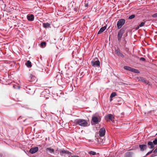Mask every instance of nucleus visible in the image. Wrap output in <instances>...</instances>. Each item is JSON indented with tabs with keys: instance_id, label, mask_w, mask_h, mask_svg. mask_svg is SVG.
<instances>
[{
	"instance_id": "19",
	"label": "nucleus",
	"mask_w": 157,
	"mask_h": 157,
	"mask_svg": "<svg viewBox=\"0 0 157 157\" xmlns=\"http://www.w3.org/2000/svg\"><path fill=\"white\" fill-rule=\"evenodd\" d=\"M117 95V94H116V92H113L111 94V95L110 96V98H111V99L110 100V101H111L112 100V98L115 96H116Z\"/></svg>"
},
{
	"instance_id": "10",
	"label": "nucleus",
	"mask_w": 157,
	"mask_h": 157,
	"mask_svg": "<svg viewBox=\"0 0 157 157\" xmlns=\"http://www.w3.org/2000/svg\"><path fill=\"white\" fill-rule=\"evenodd\" d=\"M91 63L92 66L94 67L99 66L100 64V62L99 60H97L95 61H92Z\"/></svg>"
},
{
	"instance_id": "29",
	"label": "nucleus",
	"mask_w": 157,
	"mask_h": 157,
	"mask_svg": "<svg viewBox=\"0 0 157 157\" xmlns=\"http://www.w3.org/2000/svg\"><path fill=\"white\" fill-rule=\"evenodd\" d=\"M140 60L143 61H144L145 60V59L144 57H141L140 58Z\"/></svg>"
},
{
	"instance_id": "6",
	"label": "nucleus",
	"mask_w": 157,
	"mask_h": 157,
	"mask_svg": "<svg viewBox=\"0 0 157 157\" xmlns=\"http://www.w3.org/2000/svg\"><path fill=\"white\" fill-rule=\"evenodd\" d=\"M124 33V30L122 29H121L118 32L117 34V39L118 40L120 41L122 38L123 34Z\"/></svg>"
},
{
	"instance_id": "22",
	"label": "nucleus",
	"mask_w": 157,
	"mask_h": 157,
	"mask_svg": "<svg viewBox=\"0 0 157 157\" xmlns=\"http://www.w3.org/2000/svg\"><path fill=\"white\" fill-rule=\"evenodd\" d=\"M145 23V22H141L139 25L138 27L137 28V29H138L139 27H141L144 26V24Z\"/></svg>"
},
{
	"instance_id": "9",
	"label": "nucleus",
	"mask_w": 157,
	"mask_h": 157,
	"mask_svg": "<svg viewBox=\"0 0 157 157\" xmlns=\"http://www.w3.org/2000/svg\"><path fill=\"white\" fill-rule=\"evenodd\" d=\"M38 150V147H34L31 148L29 150V152L33 154L37 152Z\"/></svg>"
},
{
	"instance_id": "15",
	"label": "nucleus",
	"mask_w": 157,
	"mask_h": 157,
	"mask_svg": "<svg viewBox=\"0 0 157 157\" xmlns=\"http://www.w3.org/2000/svg\"><path fill=\"white\" fill-rule=\"evenodd\" d=\"M106 29V27L105 26H104L103 27H101L100 29L98 31V34H99L103 32Z\"/></svg>"
},
{
	"instance_id": "24",
	"label": "nucleus",
	"mask_w": 157,
	"mask_h": 157,
	"mask_svg": "<svg viewBox=\"0 0 157 157\" xmlns=\"http://www.w3.org/2000/svg\"><path fill=\"white\" fill-rule=\"evenodd\" d=\"M135 17V16L134 15H132L129 17L128 18L131 19Z\"/></svg>"
},
{
	"instance_id": "28",
	"label": "nucleus",
	"mask_w": 157,
	"mask_h": 157,
	"mask_svg": "<svg viewBox=\"0 0 157 157\" xmlns=\"http://www.w3.org/2000/svg\"><path fill=\"white\" fill-rule=\"evenodd\" d=\"M69 157H79L78 156H75V155H72V154L71 153L70 156H69Z\"/></svg>"
},
{
	"instance_id": "8",
	"label": "nucleus",
	"mask_w": 157,
	"mask_h": 157,
	"mask_svg": "<svg viewBox=\"0 0 157 157\" xmlns=\"http://www.w3.org/2000/svg\"><path fill=\"white\" fill-rule=\"evenodd\" d=\"M27 20L30 21H32L34 19V16L33 14H29L27 16Z\"/></svg>"
},
{
	"instance_id": "5",
	"label": "nucleus",
	"mask_w": 157,
	"mask_h": 157,
	"mask_svg": "<svg viewBox=\"0 0 157 157\" xmlns=\"http://www.w3.org/2000/svg\"><path fill=\"white\" fill-rule=\"evenodd\" d=\"M125 20L123 19L119 20L117 23V26L118 29L121 28L125 22Z\"/></svg>"
},
{
	"instance_id": "7",
	"label": "nucleus",
	"mask_w": 157,
	"mask_h": 157,
	"mask_svg": "<svg viewBox=\"0 0 157 157\" xmlns=\"http://www.w3.org/2000/svg\"><path fill=\"white\" fill-rule=\"evenodd\" d=\"M105 133V128L103 127L101 128L99 131V135L100 136L103 137L104 136Z\"/></svg>"
},
{
	"instance_id": "31",
	"label": "nucleus",
	"mask_w": 157,
	"mask_h": 157,
	"mask_svg": "<svg viewBox=\"0 0 157 157\" xmlns=\"http://www.w3.org/2000/svg\"><path fill=\"white\" fill-rule=\"evenodd\" d=\"M85 5L87 7V5H88V4H87V3H86V4L85 3Z\"/></svg>"
},
{
	"instance_id": "20",
	"label": "nucleus",
	"mask_w": 157,
	"mask_h": 157,
	"mask_svg": "<svg viewBox=\"0 0 157 157\" xmlns=\"http://www.w3.org/2000/svg\"><path fill=\"white\" fill-rule=\"evenodd\" d=\"M88 153L91 155H94L96 154V152L92 151H90L88 152Z\"/></svg>"
},
{
	"instance_id": "30",
	"label": "nucleus",
	"mask_w": 157,
	"mask_h": 157,
	"mask_svg": "<svg viewBox=\"0 0 157 157\" xmlns=\"http://www.w3.org/2000/svg\"><path fill=\"white\" fill-rule=\"evenodd\" d=\"M153 152L155 153H156L157 152V147H156V148L153 151Z\"/></svg>"
},
{
	"instance_id": "16",
	"label": "nucleus",
	"mask_w": 157,
	"mask_h": 157,
	"mask_svg": "<svg viewBox=\"0 0 157 157\" xmlns=\"http://www.w3.org/2000/svg\"><path fill=\"white\" fill-rule=\"evenodd\" d=\"M25 64L28 67H31L32 66L31 63L29 60L27 61Z\"/></svg>"
},
{
	"instance_id": "3",
	"label": "nucleus",
	"mask_w": 157,
	"mask_h": 157,
	"mask_svg": "<svg viewBox=\"0 0 157 157\" xmlns=\"http://www.w3.org/2000/svg\"><path fill=\"white\" fill-rule=\"evenodd\" d=\"M124 69L127 71L134 72L135 73H139V71L137 69L132 68L128 66H124Z\"/></svg>"
},
{
	"instance_id": "14",
	"label": "nucleus",
	"mask_w": 157,
	"mask_h": 157,
	"mask_svg": "<svg viewBox=\"0 0 157 157\" xmlns=\"http://www.w3.org/2000/svg\"><path fill=\"white\" fill-rule=\"evenodd\" d=\"M43 26L44 28L46 29L51 28L50 25L48 23H43Z\"/></svg>"
},
{
	"instance_id": "25",
	"label": "nucleus",
	"mask_w": 157,
	"mask_h": 157,
	"mask_svg": "<svg viewBox=\"0 0 157 157\" xmlns=\"http://www.w3.org/2000/svg\"><path fill=\"white\" fill-rule=\"evenodd\" d=\"M152 17L154 18L157 17V13H155L153 14L152 15Z\"/></svg>"
},
{
	"instance_id": "27",
	"label": "nucleus",
	"mask_w": 157,
	"mask_h": 157,
	"mask_svg": "<svg viewBox=\"0 0 157 157\" xmlns=\"http://www.w3.org/2000/svg\"><path fill=\"white\" fill-rule=\"evenodd\" d=\"M153 151V150H152L151 151H149L146 155V156H147L148 155H149V154H151L152 151Z\"/></svg>"
},
{
	"instance_id": "11",
	"label": "nucleus",
	"mask_w": 157,
	"mask_h": 157,
	"mask_svg": "<svg viewBox=\"0 0 157 157\" xmlns=\"http://www.w3.org/2000/svg\"><path fill=\"white\" fill-rule=\"evenodd\" d=\"M113 117V115L111 114H109L105 116V120L107 121H108L109 120L112 121V119Z\"/></svg>"
},
{
	"instance_id": "4",
	"label": "nucleus",
	"mask_w": 157,
	"mask_h": 157,
	"mask_svg": "<svg viewBox=\"0 0 157 157\" xmlns=\"http://www.w3.org/2000/svg\"><path fill=\"white\" fill-rule=\"evenodd\" d=\"M59 153L60 155L62 156H66L67 155L69 157V156H70L71 153L65 150H60L59 151Z\"/></svg>"
},
{
	"instance_id": "18",
	"label": "nucleus",
	"mask_w": 157,
	"mask_h": 157,
	"mask_svg": "<svg viewBox=\"0 0 157 157\" xmlns=\"http://www.w3.org/2000/svg\"><path fill=\"white\" fill-rule=\"evenodd\" d=\"M132 154L131 152H127L124 155L125 157H132Z\"/></svg>"
},
{
	"instance_id": "12",
	"label": "nucleus",
	"mask_w": 157,
	"mask_h": 157,
	"mask_svg": "<svg viewBox=\"0 0 157 157\" xmlns=\"http://www.w3.org/2000/svg\"><path fill=\"white\" fill-rule=\"evenodd\" d=\"M139 147L141 151H143L144 150H146L147 148V145L145 144L140 145Z\"/></svg>"
},
{
	"instance_id": "17",
	"label": "nucleus",
	"mask_w": 157,
	"mask_h": 157,
	"mask_svg": "<svg viewBox=\"0 0 157 157\" xmlns=\"http://www.w3.org/2000/svg\"><path fill=\"white\" fill-rule=\"evenodd\" d=\"M46 150L47 151H48L49 152L51 153H53L54 152V149L50 147H48L46 149Z\"/></svg>"
},
{
	"instance_id": "13",
	"label": "nucleus",
	"mask_w": 157,
	"mask_h": 157,
	"mask_svg": "<svg viewBox=\"0 0 157 157\" xmlns=\"http://www.w3.org/2000/svg\"><path fill=\"white\" fill-rule=\"evenodd\" d=\"M147 145L149 148L153 149L154 147V145L153 142L151 141H149L147 143Z\"/></svg>"
},
{
	"instance_id": "2",
	"label": "nucleus",
	"mask_w": 157,
	"mask_h": 157,
	"mask_svg": "<svg viewBox=\"0 0 157 157\" xmlns=\"http://www.w3.org/2000/svg\"><path fill=\"white\" fill-rule=\"evenodd\" d=\"M101 121V117L98 114H95L93 115L92 117V121L95 123L97 124L100 122Z\"/></svg>"
},
{
	"instance_id": "26",
	"label": "nucleus",
	"mask_w": 157,
	"mask_h": 157,
	"mask_svg": "<svg viewBox=\"0 0 157 157\" xmlns=\"http://www.w3.org/2000/svg\"><path fill=\"white\" fill-rule=\"evenodd\" d=\"M142 81L143 82H144L145 83H146L147 84H148V82L146 80L144 79V78H142Z\"/></svg>"
},
{
	"instance_id": "21",
	"label": "nucleus",
	"mask_w": 157,
	"mask_h": 157,
	"mask_svg": "<svg viewBox=\"0 0 157 157\" xmlns=\"http://www.w3.org/2000/svg\"><path fill=\"white\" fill-rule=\"evenodd\" d=\"M46 43L45 42H41L40 44V46L41 47H45L46 46Z\"/></svg>"
},
{
	"instance_id": "23",
	"label": "nucleus",
	"mask_w": 157,
	"mask_h": 157,
	"mask_svg": "<svg viewBox=\"0 0 157 157\" xmlns=\"http://www.w3.org/2000/svg\"><path fill=\"white\" fill-rule=\"evenodd\" d=\"M152 142L154 145H157V139H155Z\"/></svg>"
},
{
	"instance_id": "1",
	"label": "nucleus",
	"mask_w": 157,
	"mask_h": 157,
	"mask_svg": "<svg viewBox=\"0 0 157 157\" xmlns=\"http://www.w3.org/2000/svg\"><path fill=\"white\" fill-rule=\"evenodd\" d=\"M74 123L76 125L78 124L82 127H86L88 126L87 121L84 119H76Z\"/></svg>"
}]
</instances>
